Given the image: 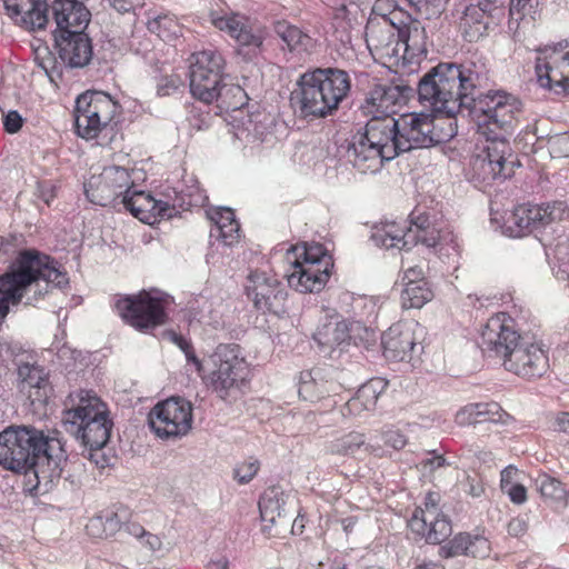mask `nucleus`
I'll list each match as a JSON object with an SVG mask.
<instances>
[{"instance_id":"f257e3e1","label":"nucleus","mask_w":569,"mask_h":569,"mask_svg":"<svg viewBox=\"0 0 569 569\" xmlns=\"http://www.w3.org/2000/svg\"><path fill=\"white\" fill-rule=\"evenodd\" d=\"M485 64L476 61L463 63L439 62L429 69L413 88L418 101L435 113L452 119L459 113L472 116L477 126L490 131V126H506L503 104L516 96L503 90L479 92L487 81Z\"/></svg>"},{"instance_id":"f03ea898","label":"nucleus","mask_w":569,"mask_h":569,"mask_svg":"<svg viewBox=\"0 0 569 569\" xmlns=\"http://www.w3.org/2000/svg\"><path fill=\"white\" fill-rule=\"evenodd\" d=\"M50 256L36 249L20 250L7 271L0 276V323L10 306L24 299L26 305H36L51 287L63 288L69 283L66 271Z\"/></svg>"},{"instance_id":"7ed1b4c3","label":"nucleus","mask_w":569,"mask_h":569,"mask_svg":"<svg viewBox=\"0 0 569 569\" xmlns=\"http://www.w3.org/2000/svg\"><path fill=\"white\" fill-rule=\"evenodd\" d=\"M290 94L295 111L302 119H322L332 116L347 99L351 79L338 68H316L302 73Z\"/></svg>"},{"instance_id":"20e7f679","label":"nucleus","mask_w":569,"mask_h":569,"mask_svg":"<svg viewBox=\"0 0 569 569\" xmlns=\"http://www.w3.org/2000/svg\"><path fill=\"white\" fill-rule=\"evenodd\" d=\"M507 112L506 126L493 128L490 126V131L477 126L478 133L483 136L489 142L485 148L486 156L479 154L473 158L471 164L475 179L489 183L490 181H505L515 174V169L520 167V162L512 153L509 146V137H511L518 124V118L522 112L523 104L519 98H513L503 104Z\"/></svg>"},{"instance_id":"39448f33","label":"nucleus","mask_w":569,"mask_h":569,"mask_svg":"<svg viewBox=\"0 0 569 569\" xmlns=\"http://www.w3.org/2000/svg\"><path fill=\"white\" fill-rule=\"evenodd\" d=\"M66 406L61 420L64 431L86 448L103 449L113 427L108 406L88 390L69 393Z\"/></svg>"},{"instance_id":"423d86ee","label":"nucleus","mask_w":569,"mask_h":569,"mask_svg":"<svg viewBox=\"0 0 569 569\" xmlns=\"http://www.w3.org/2000/svg\"><path fill=\"white\" fill-rule=\"evenodd\" d=\"M47 441L43 431L32 426H10L0 432V466L29 475L39 459L42 446H56Z\"/></svg>"},{"instance_id":"0eeeda50","label":"nucleus","mask_w":569,"mask_h":569,"mask_svg":"<svg viewBox=\"0 0 569 569\" xmlns=\"http://www.w3.org/2000/svg\"><path fill=\"white\" fill-rule=\"evenodd\" d=\"M119 106L101 91H86L76 99L74 127L79 137L90 140L99 136L114 118Z\"/></svg>"},{"instance_id":"6e6552de","label":"nucleus","mask_w":569,"mask_h":569,"mask_svg":"<svg viewBox=\"0 0 569 569\" xmlns=\"http://www.w3.org/2000/svg\"><path fill=\"white\" fill-rule=\"evenodd\" d=\"M114 307L126 323L141 332H149L168 321L164 301L144 290L118 299Z\"/></svg>"},{"instance_id":"1a4fd4ad","label":"nucleus","mask_w":569,"mask_h":569,"mask_svg":"<svg viewBox=\"0 0 569 569\" xmlns=\"http://www.w3.org/2000/svg\"><path fill=\"white\" fill-rule=\"evenodd\" d=\"M438 121L435 116L425 112L409 113L398 119L401 153L440 144L456 134L452 129L443 132Z\"/></svg>"},{"instance_id":"9d476101","label":"nucleus","mask_w":569,"mask_h":569,"mask_svg":"<svg viewBox=\"0 0 569 569\" xmlns=\"http://www.w3.org/2000/svg\"><path fill=\"white\" fill-rule=\"evenodd\" d=\"M216 369L209 375L208 382L221 399L242 385L248 375V365L241 356L240 347L234 343L219 345L212 355Z\"/></svg>"},{"instance_id":"9b49d317","label":"nucleus","mask_w":569,"mask_h":569,"mask_svg":"<svg viewBox=\"0 0 569 569\" xmlns=\"http://www.w3.org/2000/svg\"><path fill=\"white\" fill-rule=\"evenodd\" d=\"M148 422L161 439L181 438L191 429L192 406L182 398H169L151 409Z\"/></svg>"},{"instance_id":"f8f14e48","label":"nucleus","mask_w":569,"mask_h":569,"mask_svg":"<svg viewBox=\"0 0 569 569\" xmlns=\"http://www.w3.org/2000/svg\"><path fill=\"white\" fill-rule=\"evenodd\" d=\"M189 86L191 94L198 99L211 98L210 91L226 77V59L216 49L193 52L189 58Z\"/></svg>"},{"instance_id":"ddd939ff","label":"nucleus","mask_w":569,"mask_h":569,"mask_svg":"<svg viewBox=\"0 0 569 569\" xmlns=\"http://www.w3.org/2000/svg\"><path fill=\"white\" fill-rule=\"evenodd\" d=\"M132 186L129 171L122 167H107L99 176H92L84 183L87 199L101 207L120 204Z\"/></svg>"},{"instance_id":"4468645a","label":"nucleus","mask_w":569,"mask_h":569,"mask_svg":"<svg viewBox=\"0 0 569 569\" xmlns=\"http://www.w3.org/2000/svg\"><path fill=\"white\" fill-rule=\"evenodd\" d=\"M523 339L516 328L515 320L506 313H498L485 325L480 346L483 352L503 362L511 357Z\"/></svg>"},{"instance_id":"2eb2a0df","label":"nucleus","mask_w":569,"mask_h":569,"mask_svg":"<svg viewBox=\"0 0 569 569\" xmlns=\"http://www.w3.org/2000/svg\"><path fill=\"white\" fill-rule=\"evenodd\" d=\"M246 291L256 309L276 316L286 313L287 287L276 276L262 271L251 272L248 277Z\"/></svg>"},{"instance_id":"dca6fc26","label":"nucleus","mask_w":569,"mask_h":569,"mask_svg":"<svg viewBox=\"0 0 569 569\" xmlns=\"http://www.w3.org/2000/svg\"><path fill=\"white\" fill-rule=\"evenodd\" d=\"M540 56L536 59V76L540 87L562 92L566 87L569 71V46L557 44L539 49Z\"/></svg>"},{"instance_id":"f3484780","label":"nucleus","mask_w":569,"mask_h":569,"mask_svg":"<svg viewBox=\"0 0 569 569\" xmlns=\"http://www.w3.org/2000/svg\"><path fill=\"white\" fill-rule=\"evenodd\" d=\"M503 368L523 379L541 378L549 371V357L541 345L523 339L511 357L503 361Z\"/></svg>"},{"instance_id":"a211bd4d","label":"nucleus","mask_w":569,"mask_h":569,"mask_svg":"<svg viewBox=\"0 0 569 569\" xmlns=\"http://www.w3.org/2000/svg\"><path fill=\"white\" fill-rule=\"evenodd\" d=\"M292 501L279 487L268 488L259 499V510L263 531L269 535H280L289 529L295 508L290 509Z\"/></svg>"},{"instance_id":"6ab92c4d","label":"nucleus","mask_w":569,"mask_h":569,"mask_svg":"<svg viewBox=\"0 0 569 569\" xmlns=\"http://www.w3.org/2000/svg\"><path fill=\"white\" fill-rule=\"evenodd\" d=\"M359 131L390 160L401 154L398 119L391 114H373Z\"/></svg>"},{"instance_id":"aec40b11","label":"nucleus","mask_w":569,"mask_h":569,"mask_svg":"<svg viewBox=\"0 0 569 569\" xmlns=\"http://www.w3.org/2000/svg\"><path fill=\"white\" fill-rule=\"evenodd\" d=\"M62 63L69 68H83L92 59V42L84 30L53 33Z\"/></svg>"},{"instance_id":"412c9836","label":"nucleus","mask_w":569,"mask_h":569,"mask_svg":"<svg viewBox=\"0 0 569 569\" xmlns=\"http://www.w3.org/2000/svg\"><path fill=\"white\" fill-rule=\"evenodd\" d=\"M211 22L217 29L228 32L230 37L236 39L240 47L238 51L240 54L252 57L259 52L262 38L253 33L251 28L248 27L246 17L233 12L212 13Z\"/></svg>"},{"instance_id":"4be33fe9","label":"nucleus","mask_w":569,"mask_h":569,"mask_svg":"<svg viewBox=\"0 0 569 569\" xmlns=\"http://www.w3.org/2000/svg\"><path fill=\"white\" fill-rule=\"evenodd\" d=\"M413 96V88L407 84L379 83L369 91L361 109L366 114H391L393 107L405 103Z\"/></svg>"},{"instance_id":"5701e85b","label":"nucleus","mask_w":569,"mask_h":569,"mask_svg":"<svg viewBox=\"0 0 569 569\" xmlns=\"http://www.w3.org/2000/svg\"><path fill=\"white\" fill-rule=\"evenodd\" d=\"M347 159L361 173H377L391 161L370 139L357 131L348 143Z\"/></svg>"},{"instance_id":"b1692460","label":"nucleus","mask_w":569,"mask_h":569,"mask_svg":"<svg viewBox=\"0 0 569 569\" xmlns=\"http://www.w3.org/2000/svg\"><path fill=\"white\" fill-rule=\"evenodd\" d=\"M47 441L57 443L52 446H42L39 452V459L34 462V468L31 469V472L38 485L44 482V485L53 483L56 480L59 481L66 472V467L68 465L66 450L63 449V445L58 438H49L47 437Z\"/></svg>"},{"instance_id":"393cba45","label":"nucleus","mask_w":569,"mask_h":569,"mask_svg":"<svg viewBox=\"0 0 569 569\" xmlns=\"http://www.w3.org/2000/svg\"><path fill=\"white\" fill-rule=\"evenodd\" d=\"M397 36L400 48V57L403 62L412 63L427 57L428 42L427 32L421 22L408 17V22L400 20L397 27Z\"/></svg>"},{"instance_id":"a878e982","label":"nucleus","mask_w":569,"mask_h":569,"mask_svg":"<svg viewBox=\"0 0 569 569\" xmlns=\"http://www.w3.org/2000/svg\"><path fill=\"white\" fill-rule=\"evenodd\" d=\"M396 18L397 14L391 13L390 16H382L381 22L370 20L366 27V37L370 48L382 51L386 56L399 58L400 48L395 31L400 26V21L397 22Z\"/></svg>"},{"instance_id":"bb28decb","label":"nucleus","mask_w":569,"mask_h":569,"mask_svg":"<svg viewBox=\"0 0 569 569\" xmlns=\"http://www.w3.org/2000/svg\"><path fill=\"white\" fill-rule=\"evenodd\" d=\"M383 356L393 361H403L410 358L416 348L413 328L406 322L393 323L381 336Z\"/></svg>"},{"instance_id":"cd10ccee","label":"nucleus","mask_w":569,"mask_h":569,"mask_svg":"<svg viewBox=\"0 0 569 569\" xmlns=\"http://www.w3.org/2000/svg\"><path fill=\"white\" fill-rule=\"evenodd\" d=\"M51 9L57 23L53 33L86 30L91 19L90 11L78 0H53Z\"/></svg>"},{"instance_id":"c85d7f7f","label":"nucleus","mask_w":569,"mask_h":569,"mask_svg":"<svg viewBox=\"0 0 569 569\" xmlns=\"http://www.w3.org/2000/svg\"><path fill=\"white\" fill-rule=\"evenodd\" d=\"M490 552L491 545L486 537L467 532L456 535L448 543L440 548V555L446 558L463 555L485 559L489 557Z\"/></svg>"},{"instance_id":"c756f323","label":"nucleus","mask_w":569,"mask_h":569,"mask_svg":"<svg viewBox=\"0 0 569 569\" xmlns=\"http://www.w3.org/2000/svg\"><path fill=\"white\" fill-rule=\"evenodd\" d=\"M293 268V271L287 277L288 286L302 293L321 291L330 278L328 266L319 268L311 262L309 264L295 263Z\"/></svg>"},{"instance_id":"7c9ffc66","label":"nucleus","mask_w":569,"mask_h":569,"mask_svg":"<svg viewBox=\"0 0 569 569\" xmlns=\"http://www.w3.org/2000/svg\"><path fill=\"white\" fill-rule=\"evenodd\" d=\"M543 223V213L539 204H519L517 206L505 223L506 232L513 238H520L532 232Z\"/></svg>"},{"instance_id":"2f4dec72","label":"nucleus","mask_w":569,"mask_h":569,"mask_svg":"<svg viewBox=\"0 0 569 569\" xmlns=\"http://www.w3.org/2000/svg\"><path fill=\"white\" fill-rule=\"evenodd\" d=\"M410 529L423 537L428 543L438 545L448 539L452 533L450 520L445 515L435 516L427 511L425 518L412 516L408 522Z\"/></svg>"},{"instance_id":"473e14b6","label":"nucleus","mask_w":569,"mask_h":569,"mask_svg":"<svg viewBox=\"0 0 569 569\" xmlns=\"http://www.w3.org/2000/svg\"><path fill=\"white\" fill-rule=\"evenodd\" d=\"M313 339L321 352L331 356L337 349L343 350L349 345L350 328L345 320L330 319L318 327Z\"/></svg>"},{"instance_id":"72a5a7b5","label":"nucleus","mask_w":569,"mask_h":569,"mask_svg":"<svg viewBox=\"0 0 569 569\" xmlns=\"http://www.w3.org/2000/svg\"><path fill=\"white\" fill-rule=\"evenodd\" d=\"M388 381L383 378H373L362 385L356 395L348 400L346 407L351 415L373 410L380 395L387 389Z\"/></svg>"},{"instance_id":"f704fd0d","label":"nucleus","mask_w":569,"mask_h":569,"mask_svg":"<svg viewBox=\"0 0 569 569\" xmlns=\"http://www.w3.org/2000/svg\"><path fill=\"white\" fill-rule=\"evenodd\" d=\"M228 77L218 86H214L210 91L213 92L212 97L201 99L204 103L217 101L221 109L239 110L247 104L248 96L246 91L237 83L228 82Z\"/></svg>"},{"instance_id":"c9c22d12","label":"nucleus","mask_w":569,"mask_h":569,"mask_svg":"<svg viewBox=\"0 0 569 569\" xmlns=\"http://www.w3.org/2000/svg\"><path fill=\"white\" fill-rule=\"evenodd\" d=\"M535 485L545 502L552 509L559 511L568 506L569 492L566 486L557 478L546 472L539 473L535 479Z\"/></svg>"},{"instance_id":"e433bc0d","label":"nucleus","mask_w":569,"mask_h":569,"mask_svg":"<svg viewBox=\"0 0 569 569\" xmlns=\"http://www.w3.org/2000/svg\"><path fill=\"white\" fill-rule=\"evenodd\" d=\"M331 391V383L323 380L321 369H313L301 373L298 393L303 400L313 402L326 397Z\"/></svg>"},{"instance_id":"4c0bfd02","label":"nucleus","mask_w":569,"mask_h":569,"mask_svg":"<svg viewBox=\"0 0 569 569\" xmlns=\"http://www.w3.org/2000/svg\"><path fill=\"white\" fill-rule=\"evenodd\" d=\"M371 239L378 247L408 250L407 227H401L397 222H386L381 227H376Z\"/></svg>"},{"instance_id":"58836bf2","label":"nucleus","mask_w":569,"mask_h":569,"mask_svg":"<svg viewBox=\"0 0 569 569\" xmlns=\"http://www.w3.org/2000/svg\"><path fill=\"white\" fill-rule=\"evenodd\" d=\"M119 203L140 221L150 223V212L152 206H156V199L150 193L130 190Z\"/></svg>"},{"instance_id":"ea45409f","label":"nucleus","mask_w":569,"mask_h":569,"mask_svg":"<svg viewBox=\"0 0 569 569\" xmlns=\"http://www.w3.org/2000/svg\"><path fill=\"white\" fill-rule=\"evenodd\" d=\"M274 32L290 51H307L312 46V39L309 34L287 21L276 22Z\"/></svg>"},{"instance_id":"a19ab883","label":"nucleus","mask_w":569,"mask_h":569,"mask_svg":"<svg viewBox=\"0 0 569 569\" xmlns=\"http://www.w3.org/2000/svg\"><path fill=\"white\" fill-rule=\"evenodd\" d=\"M118 513L112 511L101 512L92 517L86 526L88 535L96 538H108L122 528Z\"/></svg>"},{"instance_id":"79ce46f5","label":"nucleus","mask_w":569,"mask_h":569,"mask_svg":"<svg viewBox=\"0 0 569 569\" xmlns=\"http://www.w3.org/2000/svg\"><path fill=\"white\" fill-rule=\"evenodd\" d=\"M433 298V292L427 281L406 283L401 293L402 307L406 309L423 307Z\"/></svg>"},{"instance_id":"37998d69","label":"nucleus","mask_w":569,"mask_h":569,"mask_svg":"<svg viewBox=\"0 0 569 569\" xmlns=\"http://www.w3.org/2000/svg\"><path fill=\"white\" fill-rule=\"evenodd\" d=\"M299 247H292V251L297 252L299 251ZM317 264L319 268H323L328 266V269L332 267L331 257L327 253V250L325 247L320 243H313V244H307L305 243L301 247V253L297 254V260L295 263L299 264H309V263Z\"/></svg>"},{"instance_id":"c03bdc74","label":"nucleus","mask_w":569,"mask_h":569,"mask_svg":"<svg viewBox=\"0 0 569 569\" xmlns=\"http://www.w3.org/2000/svg\"><path fill=\"white\" fill-rule=\"evenodd\" d=\"M472 423L478 422H501L506 412L497 402L472 403L466 408Z\"/></svg>"},{"instance_id":"a18cd8bd","label":"nucleus","mask_w":569,"mask_h":569,"mask_svg":"<svg viewBox=\"0 0 569 569\" xmlns=\"http://www.w3.org/2000/svg\"><path fill=\"white\" fill-rule=\"evenodd\" d=\"M18 378L23 392L49 381L48 373L42 367L28 362L18 366Z\"/></svg>"},{"instance_id":"49530a36","label":"nucleus","mask_w":569,"mask_h":569,"mask_svg":"<svg viewBox=\"0 0 569 569\" xmlns=\"http://www.w3.org/2000/svg\"><path fill=\"white\" fill-rule=\"evenodd\" d=\"M366 445L365 435L350 432L330 445V452L341 456H353Z\"/></svg>"},{"instance_id":"de8ad7c7","label":"nucleus","mask_w":569,"mask_h":569,"mask_svg":"<svg viewBox=\"0 0 569 569\" xmlns=\"http://www.w3.org/2000/svg\"><path fill=\"white\" fill-rule=\"evenodd\" d=\"M30 8L21 10V21L30 24L32 29H42L48 22V9L44 2L39 0H30Z\"/></svg>"},{"instance_id":"09e8293b","label":"nucleus","mask_w":569,"mask_h":569,"mask_svg":"<svg viewBox=\"0 0 569 569\" xmlns=\"http://www.w3.org/2000/svg\"><path fill=\"white\" fill-rule=\"evenodd\" d=\"M416 233L407 232V243L408 250H410L413 246L421 243L427 248H435L438 246L440 241V230L436 227V224L429 226L427 229L415 230Z\"/></svg>"},{"instance_id":"8fccbe9b","label":"nucleus","mask_w":569,"mask_h":569,"mask_svg":"<svg viewBox=\"0 0 569 569\" xmlns=\"http://www.w3.org/2000/svg\"><path fill=\"white\" fill-rule=\"evenodd\" d=\"M488 12H482L480 7L473 4L472 2L466 8L463 13V24L469 27H475V34L482 36L489 26Z\"/></svg>"},{"instance_id":"3c124183","label":"nucleus","mask_w":569,"mask_h":569,"mask_svg":"<svg viewBox=\"0 0 569 569\" xmlns=\"http://www.w3.org/2000/svg\"><path fill=\"white\" fill-rule=\"evenodd\" d=\"M541 213H543L545 226L569 219V204L563 200H556L547 204H541Z\"/></svg>"},{"instance_id":"603ef678","label":"nucleus","mask_w":569,"mask_h":569,"mask_svg":"<svg viewBox=\"0 0 569 569\" xmlns=\"http://www.w3.org/2000/svg\"><path fill=\"white\" fill-rule=\"evenodd\" d=\"M545 148L549 151L551 158L561 159L569 157V132L553 133L548 138Z\"/></svg>"},{"instance_id":"864d4df0","label":"nucleus","mask_w":569,"mask_h":569,"mask_svg":"<svg viewBox=\"0 0 569 569\" xmlns=\"http://www.w3.org/2000/svg\"><path fill=\"white\" fill-rule=\"evenodd\" d=\"M210 237L220 240L224 246L231 247L240 238V224L236 220L227 226L212 227Z\"/></svg>"},{"instance_id":"5fc2aeb1","label":"nucleus","mask_w":569,"mask_h":569,"mask_svg":"<svg viewBox=\"0 0 569 569\" xmlns=\"http://www.w3.org/2000/svg\"><path fill=\"white\" fill-rule=\"evenodd\" d=\"M260 469V462L250 458L248 461L238 463L233 469V478L240 483L250 482Z\"/></svg>"},{"instance_id":"6e6d98bb","label":"nucleus","mask_w":569,"mask_h":569,"mask_svg":"<svg viewBox=\"0 0 569 569\" xmlns=\"http://www.w3.org/2000/svg\"><path fill=\"white\" fill-rule=\"evenodd\" d=\"M411 7L427 19L439 16L442 11L443 0H407Z\"/></svg>"},{"instance_id":"4d7b16f0","label":"nucleus","mask_w":569,"mask_h":569,"mask_svg":"<svg viewBox=\"0 0 569 569\" xmlns=\"http://www.w3.org/2000/svg\"><path fill=\"white\" fill-rule=\"evenodd\" d=\"M52 388L49 381L33 387L32 389H28L26 392L28 393V398L32 406H43L48 402L51 396Z\"/></svg>"},{"instance_id":"13d9d810","label":"nucleus","mask_w":569,"mask_h":569,"mask_svg":"<svg viewBox=\"0 0 569 569\" xmlns=\"http://www.w3.org/2000/svg\"><path fill=\"white\" fill-rule=\"evenodd\" d=\"M208 216L213 223L212 227L227 226L236 221V214L230 208H217L208 212Z\"/></svg>"},{"instance_id":"bf43d9fd","label":"nucleus","mask_w":569,"mask_h":569,"mask_svg":"<svg viewBox=\"0 0 569 569\" xmlns=\"http://www.w3.org/2000/svg\"><path fill=\"white\" fill-rule=\"evenodd\" d=\"M40 67L44 70L46 74L48 76L51 82H57V80H61L62 68L61 64L58 63L56 58H43L40 62Z\"/></svg>"},{"instance_id":"052dcab7","label":"nucleus","mask_w":569,"mask_h":569,"mask_svg":"<svg viewBox=\"0 0 569 569\" xmlns=\"http://www.w3.org/2000/svg\"><path fill=\"white\" fill-rule=\"evenodd\" d=\"M385 445L396 450L402 449L407 443V438L397 429H388L382 432Z\"/></svg>"},{"instance_id":"680f3d73","label":"nucleus","mask_w":569,"mask_h":569,"mask_svg":"<svg viewBox=\"0 0 569 569\" xmlns=\"http://www.w3.org/2000/svg\"><path fill=\"white\" fill-rule=\"evenodd\" d=\"M439 495L436 492H428L425 498V508H417L412 516L425 518L427 511L432 512L435 516L439 515L438 510Z\"/></svg>"},{"instance_id":"e2e57ef3","label":"nucleus","mask_w":569,"mask_h":569,"mask_svg":"<svg viewBox=\"0 0 569 569\" xmlns=\"http://www.w3.org/2000/svg\"><path fill=\"white\" fill-rule=\"evenodd\" d=\"M23 123V119L20 113L16 110H10L3 119L4 130L8 133H17Z\"/></svg>"},{"instance_id":"0e129e2a","label":"nucleus","mask_w":569,"mask_h":569,"mask_svg":"<svg viewBox=\"0 0 569 569\" xmlns=\"http://www.w3.org/2000/svg\"><path fill=\"white\" fill-rule=\"evenodd\" d=\"M502 492L516 505H522L527 501V489L520 483L515 482Z\"/></svg>"},{"instance_id":"69168bd1","label":"nucleus","mask_w":569,"mask_h":569,"mask_svg":"<svg viewBox=\"0 0 569 569\" xmlns=\"http://www.w3.org/2000/svg\"><path fill=\"white\" fill-rule=\"evenodd\" d=\"M410 217V226L407 227V232L416 233L415 230H425L426 228L428 229L429 226L435 223L427 213H419L417 216H415V213H411Z\"/></svg>"},{"instance_id":"338daca9","label":"nucleus","mask_w":569,"mask_h":569,"mask_svg":"<svg viewBox=\"0 0 569 569\" xmlns=\"http://www.w3.org/2000/svg\"><path fill=\"white\" fill-rule=\"evenodd\" d=\"M180 81L176 78L163 77L160 79L157 86V92L159 96L164 97L169 96L171 91H174L179 88Z\"/></svg>"},{"instance_id":"774afa93","label":"nucleus","mask_w":569,"mask_h":569,"mask_svg":"<svg viewBox=\"0 0 569 569\" xmlns=\"http://www.w3.org/2000/svg\"><path fill=\"white\" fill-rule=\"evenodd\" d=\"M7 12L11 17L18 18L21 14V10L30 8V0H3Z\"/></svg>"}]
</instances>
